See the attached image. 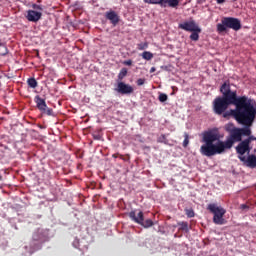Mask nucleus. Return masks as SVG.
I'll list each match as a JSON object with an SVG mask.
<instances>
[{"instance_id": "obj_1", "label": "nucleus", "mask_w": 256, "mask_h": 256, "mask_svg": "<svg viewBox=\"0 0 256 256\" xmlns=\"http://www.w3.org/2000/svg\"><path fill=\"white\" fill-rule=\"evenodd\" d=\"M220 93L229 107L230 105L235 106V109L224 114V119L230 116L234 117L235 121L244 127L238 128L233 123L226 124L225 131L229 133L226 141H221L219 133L213 130L204 132L202 136L204 144L200 147V153L204 157L221 155L226 149H231L235 145V141H241L243 135H252L253 133L251 127L256 118V101L247 96H238L237 91H232L231 85L227 82L220 87Z\"/></svg>"}, {"instance_id": "obj_2", "label": "nucleus", "mask_w": 256, "mask_h": 256, "mask_svg": "<svg viewBox=\"0 0 256 256\" xmlns=\"http://www.w3.org/2000/svg\"><path fill=\"white\" fill-rule=\"evenodd\" d=\"M241 27V20L235 17H223L221 23L216 25V29L219 33H225L227 29L240 31Z\"/></svg>"}, {"instance_id": "obj_3", "label": "nucleus", "mask_w": 256, "mask_h": 256, "mask_svg": "<svg viewBox=\"0 0 256 256\" xmlns=\"http://www.w3.org/2000/svg\"><path fill=\"white\" fill-rule=\"evenodd\" d=\"M207 210L213 214V223H215V225H225V223H227L225 218H223L225 217L227 210H225V208L222 206H219L215 203H210L207 206Z\"/></svg>"}, {"instance_id": "obj_4", "label": "nucleus", "mask_w": 256, "mask_h": 256, "mask_svg": "<svg viewBox=\"0 0 256 256\" xmlns=\"http://www.w3.org/2000/svg\"><path fill=\"white\" fill-rule=\"evenodd\" d=\"M128 217H130L131 221H134V223H137L138 225H141V227H144V229H149V227H153V225H155L153 220H145V214L143 213V211H139L137 213V210H132L129 212Z\"/></svg>"}, {"instance_id": "obj_5", "label": "nucleus", "mask_w": 256, "mask_h": 256, "mask_svg": "<svg viewBox=\"0 0 256 256\" xmlns=\"http://www.w3.org/2000/svg\"><path fill=\"white\" fill-rule=\"evenodd\" d=\"M227 109H229V106L227 105L226 101L221 97H216L212 102V111L215 115H225L227 112Z\"/></svg>"}, {"instance_id": "obj_6", "label": "nucleus", "mask_w": 256, "mask_h": 256, "mask_svg": "<svg viewBox=\"0 0 256 256\" xmlns=\"http://www.w3.org/2000/svg\"><path fill=\"white\" fill-rule=\"evenodd\" d=\"M144 3H148V5H160L162 7H175L179 6V0H143Z\"/></svg>"}, {"instance_id": "obj_7", "label": "nucleus", "mask_w": 256, "mask_h": 256, "mask_svg": "<svg viewBox=\"0 0 256 256\" xmlns=\"http://www.w3.org/2000/svg\"><path fill=\"white\" fill-rule=\"evenodd\" d=\"M178 29H182L183 31H188L189 33L193 31H201V28L199 25H197V22L195 20L190 21H184L178 25Z\"/></svg>"}, {"instance_id": "obj_8", "label": "nucleus", "mask_w": 256, "mask_h": 256, "mask_svg": "<svg viewBox=\"0 0 256 256\" xmlns=\"http://www.w3.org/2000/svg\"><path fill=\"white\" fill-rule=\"evenodd\" d=\"M116 91H118V93H121V95H131L134 89L133 86L126 84L125 82H119Z\"/></svg>"}, {"instance_id": "obj_9", "label": "nucleus", "mask_w": 256, "mask_h": 256, "mask_svg": "<svg viewBox=\"0 0 256 256\" xmlns=\"http://www.w3.org/2000/svg\"><path fill=\"white\" fill-rule=\"evenodd\" d=\"M105 17H106V19H108V21H110V23L113 24L114 27H117V25L119 24L120 18H119V14H117V12L108 11L105 13Z\"/></svg>"}, {"instance_id": "obj_10", "label": "nucleus", "mask_w": 256, "mask_h": 256, "mask_svg": "<svg viewBox=\"0 0 256 256\" xmlns=\"http://www.w3.org/2000/svg\"><path fill=\"white\" fill-rule=\"evenodd\" d=\"M42 15L43 14L41 12H37L35 10H28L26 19L28 21H31L32 23H37V21L41 19Z\"/></svg>"}, {"instance_id": "obj_11", "label": "nucleus", "mask_w": 256, "mask_h": 256, "mask_svg": "<svg viewBox=\"0 0 256 256\" xmlns=\"http://www.w3.org/2000/svg\"><path fill=\"white\" fill-rule=\"evenodd\" d=\"M34 101L37 109L40 111H45V109H47V102H45V99L39 97V95L35 96Z\"/></svg>"}, {"instance_id": "obj_12", "label": "nucleus", "mask_w": 256, "mask_h": 256, "mask_svg": "<svg viewBox=\"0 0 256 256\" xmlns=\"http://www.w3.org/2000/svg\"><path fill=\"white\" fill-rule=\"evenodd\" d=\"M32 239L33 241H45V234L43 233V230L38 229L36 232H34Z\"/></svg>"}, {"instance_id": "obj_13", "label": "nucleus", "mask_w": 256, "mask_h": 256, "mask_svg": "<svg viewBox=\"0 0 256 256\" xmlns=\"http://www.w3.org/2000/svg\"><path fill=\"white\" fill-rule=\"evenodd\" d=\"M27 85L30 87V89H37L39 83L35 78H28Z\"/></svg>"}, {"instance_id": "obj_14", "label": "nucleus", "mask_w": 256, "mask_h": 256, "mask_svg": "<svg viewBox=\"0 0 256 256\" xmlns=\"http://www.w3.org/2000/svg\"><path fill=\"white\" fill-rule=\"evenodd\" d=\"M40 112L42 113V115H47L48 117H55V112H53L51 108H48V106H46V108Z\"/></svg>"}, {"instance_id": "obj_15", "label": "nucleus", "mask_w": 256, "mask_h": 256, "mask_svg": "<svg viewBox=\"0 0 256 256\" xmlns=\"http://www.w3.org/2000/svg\"><path fill=\"white\" fill-rule=\"evenodd\" d=\"M142 59H145V61H151V59H153V53L150 51H144L142 53Z\"/></svg>"}, {"instance_id": "obj_16", "label": "nucleus", "mask_w": 256, "mask_h": 256, "mask_svg": "<svg viewBox=\"0 0 256 256\" xmlns=\"http://www.w3.org/2000/svg\"><path fill=\"white\" fill-rule=\"evenodd\" d=\"M149 48V43L148 42H141L137 44V50L138 51H145V49Z\"/></svg>"}, {"instance_id": "obj_17", "label": "nucleus", "mask_w": 256, "mask_h": 256, "mask_svg": "<svg viewBox=\"0 0 256 256\" xmlns=\"http://www.w3.org/2000/svg\"><path fill=\"white\" fill-rule=\"evenodd\" d=\"M127 77V68H122L118 74L119 81H123Z\"/></svg>"}, {"instance_id": "obj_18", "label": "nucleus", "mask_w": 256, "mask_h": 256, "mask_svg": "<svg viewBox=\"0 0 256 256\" xmlns=\"http://www.w3.org/2000/svg\"><path fill=\"white\" fill-rule=\"evenodd\" d=\"M199 33H201V28L200 31H192L190 35L191 41H199Z\"/></svg>"}, {"instance_id": "obj_19", "label": "nucleus", "mask_w": 256, "mask_h": 256, "mask_svg": "<svg viewBox=\"0 0 256 256\" xmlns=\"http://www.w3.org/2000/svg\"><path fill=\"white\" fill-rule=\"evenodd\" d=\"M178 225L180 227V231H186V233L189 231V223L179 222Z\"/></svg>"}, {"instance_id": "obj_20", "label": "nucleus", "mask_w": 256, "mask_h": 256, "mask_svg": "<svg viewBox=\"0 0 256 256\" xmlns=\"http://www.w3.org/2000/svg\"><path fill=\"white\" fill-rule=\"evenodd\" d=\"M167 99H169V96H167V94L165 93H160L158 96V100L160 101V103H165Z\"/></svg>"}, {"instance_id": "obj_21", "label": "nucleus", "mask_w": 256, "mask_h": 256, "mask_svg": "<svg viewBox=\"0 0 256 256\" xmlns=\"http://www.w3.org/2000/svg\"><path fill=\"white\" fill-rule=\"evenodd\" d=\"M189 146V134L187 132L184 133V141H183V147Z\"/></svg>"}, {"instance_id": "obj_22", "label": "nucleus", "mask_w": 256, "mask_h": 256, "mask_svg": "<svg viewBox=\"0 0 256 256\" xmlns=\"http://www.w3.org/2000/svg\"><path fill=\"white\" fill-rule=\"evenodd\" d=\"M185 213H186L187 217H189V219L195 217V211H193V209H186Z\"/></svg>"}, {"instance_id": "obj_23", "label": "nucleus", "mask_w": 256, "mask_h": 256, "mask_svg": "<svg viewBox=\"0 0 256 256\" xmlns=\"http://www.w3.org/2000/svg\"><path fill=\"white\" fill-rule=\"evenodd\" d=\"M136 83H137L138 87H141V85H145V79L140 78V79L137 80Z\"/></svg>"}, {"instance_id": "obj_24", "label": "nucleus", "mask_w": 256, "mask_h": 256, "mask_svg": "<svg viewBox=\"0 0 256 256\" xmlns=\"http://www.w3.org/2000/svg\"><path fill=\"white\" fill-rule=\"evenodd\" d=\"M93 139L96 141H101V134H93Z\"/></svg>"}, {"instance_id": "obj_25", "label": "nucleus", "mask_w": 256, "mask_h": 256, "mask_svg": "<svg viewBox=\"0 0 256 256\" xmlns=\"http://www.w3.org/2000/svg\"><path fill=\"white\" fill-rule=\"evenodd\" d=\"M123 65L131 66L133 65V60H126L123 62Z\"/></svg>"}, {"instance_id": "obj_26", "label": "nucleus", "mask_w": 256, "mask_h": 256, "mask_svg": "<svg viewBox=\"0 0 256 256\" xmlns=\"http://www.w3.org/2000/svg\"><path fill=\"white\" fill-rule=\"evenodd\" d=\"M165 139V134H162L161 137L158 139V143H163V140Z\"/></svg>"}, {"instance_id": "obj_27", "label": "nucleus", "mask_w": 256, "mask_h": 256, "mask_svg": "<svg viewBox=\"0 0 256 256\" xmlns=\"http://www.w3.org/2000/svg\"><path fill=\"white\" fill-rule=\"evenodd\" d=\"M240 208H241V209H249V206H247L246 204H242V205L240 206Z\"/></svg>"}, {"instance_id": "obj_28", "label": "nucleus", "mask_w": 256, "mask_h": 256, "mask_svg": "<svg viewBox=\"0 0 256 256\" xmlns=\"http://www.w3.org/2000/svg\"><path fill=\"white\" fill-rule=\"evenodd\" d=\"M216 3H218V5H221V4L225 3V0H216Z\"/></svg>"}, {"instance_id": "obj_29", "label": "nucleus", "mask_w": 256, "mask_h": 256, "mask_svg": "<svg viewBox=\"0 0 256 256\" xmlns=\"http://www.w3.org/2000/svg\"><path fill=\"white\" fill-rule=\"evenodd\" d=\"M34 9H38L39 11H41L42 8H41V6L35 4V5H34Z\"/></svg>"}, {"instance_id": "obj_30", "label": "nucleus", "mask_w": 256, "mask_h": 256, "mask_svg": "<svg viewBox=\"0 0 256 256\" xmlns=\"http://www.w3.org/2000/svg\"><path fill=\"white\" fill-rule=\"evenodd\" d=\"M155 71H156V68H155V67H152V68L150 69V73H155Z\"/></svg>"}, {"instance_id": "obj_31", "label": "nucleus", "mask_w": 256, "mask_h": 256, "mask_svg": "<svg viewBox=\"0 0 256 256\" xmlns=\"http://www.w3.org/2000/svg\"><path fill=\"white\" fill-rule=\"evenodd\" d=\"M3 179V177L0 175V181Z\"/></svg>"}, {"instance_id": "obj_32", "label": "nucleus", "mask_w": 256, "mask_h": 256, "mask_svg": "<svg viewBox=\"0 0 256 256\" xmlns=\"http://www.w3.org/2000/svg\"><path fill=\"white\" fill-rule=\"evenodd\" d=\"M113 157H117V155H116V154H114V155H113Z\"/></svg>"}, {"instance_id": "obj_33", "label": "nucleus", "mask_w": 256, "mask_h": 256, "mask_svg": "<svg viewBox=\"0 0 256 256\" xmlns=\"http://www.w3.org/2000/svg\"><path fill=\"white\" fill-rule=\"evenodd\" d=\"M233 1H237V0H233Z\"/></svg>"}]
</instances>
